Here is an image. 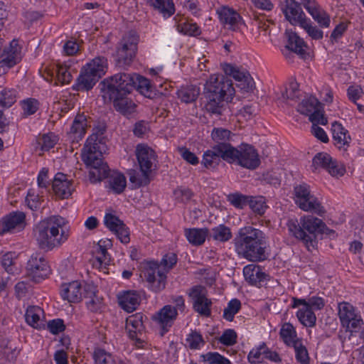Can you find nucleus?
Listing matches in <instances>:
<instances>
[{
    "label": "nucleus",
    "instance_id": "nucleus-1",
    "mask_svg": "<svg viewBox=\"0 0 364 364\" xmlns=\"http://www.w3.org/2000/svg\"><path fill=\"white\" fill-rule=\"evenodd\" d=\"M237 68L225 64L223 70L226 75H213L210 77L204 86L203 96L207 112L220 115L222 114L224 102H230L235 95L232 80Z\"/></svg>",
    "mask_w": 364,
    "mask_h": 364
},
{
    "label": "nucleus",
    "instance_id": "nucleus-2",
    "mask_svg": "<svg viewBox=\"0 0 364 364\" xmlns=\"http://www.w3.org/2000/svg\"><path fill=\"white\" fill-rule=\"evenodd\" d=\"M105 132V127L96 128L95 132L87 138L82 153V160L90 168V181L93 183L101 181L108 171V166L102 159L107 149Z\"/></svg>",
    "mask_w": 364,
    "mask_h": 364
},
{
    "label": "nucleus",
    "instance_id": "nucleus-3",
    "mask_svg": "<svg viewBox=\"0 0 364 364\" xmlns=\"http://www.w3.org/2000/svg\"><path fill=\"white\" fill-rule=\"evenodd\" d=\"M234 244L237 253L250 262H262L267 257V239L259 229L252 226L241 228L234 238Z\"/></svg>",
    "mask_w": 364,
    "mask_h": 364
},
{
    "label": "nucleus",
    "instance_id": "nucleus-4",
    "mask_svg": "<svg viewBox=\"0 0 364 364\" xmlns=\"http://www.w3.org/2000/svg\"><path fill=\"white\" fill-rule=\"evenodd\" d=\"M287 225L289 234L301 241L308 250L316 246L318 234L329 235L333 232L321 219L312 215L301 217L299 220L289 219Z\"/></svg>",
    "mask_w": 364,
    "mask_h": 364
},
{
    "label": "nucleus",
    "instance_id": "nucleus-5",
    "mask_svg": "<svg viewBox=\"0 0 364 364\" xmlns=\"http://www.w3.org/2000/svg\"><path fill=\"white\" fill-rule=\"evenodd\" d=\"M65 223L63 218L53 216L36 226L35 235L41 249L50 250L67 241L69 232L63 228Z\"/></svg>",
    "mask_w": 364,
    "mask_h": 364
},
{
    "label": "nucleus",
    "instance_id": "nucleus-6",
    "mask_svg": "<svg viewBox=\"0 0 364 364\" xmlns=\"http://www.w3.org/2000/svg\"><path fill=\"white\" fill-rule=\"evenodd\" d=\"M134 73H119L102 81L99 85L104 98L128 95L134 89Z\"/></svg>",
    "mask_w": 364,
    "mask_h": 364
},
{
    "label": "nucleus",
    "instance_id": "nucleus-7",
    "mask_svg": "<svg viewBox=\"0 0 364 364\" xmlns=\"http://www.w3.org/2000/svg\"><path fill=\"white\" fill-rule=\"evenodd\" d=\"M139 41V36L133 31L123 36L117 47L115 55L117 66L124 68L132 63L136 56Z\"/></svg>",
    "mask_w": 364,
    "mask_h": 364
},
{
    "label": "nucleus",
    "instance_id": "nucleus-8",
    "mask_svg": "<svg viewBox=\"0 0 364 364\" xmlns=\"http://www.w3.org/2000/svg\"><path fill=\"white\" fill-rule=\"evenodd\" d=\"M294 201L304 211L313 212L321 216L326 210L319 200L311 194L309 186L306 183L297 185L294 189Z\"/></svg>",
    "mask_w": 364,
    "mask_h": 364
},
{
    "label": "nucleus",
    "instance_id": "nucleus-9",
    "mask_svg": "<svg viewBox=\"0 0 364 364\" xmlns=\"http://www.w3.org/2000/svg\"><path fill=\"white\" fill-rule=\"evenodd\" d=\"M26 276L31 281L38 283L50 274L48 262L43 255L36 253L31 255L26 267Z\"/></svg>",
    "mask_w": 364,
    "mask_h": 364
},
{
    "label": "nucleus",
    "instance_id": "nucleus-10",
    "mask_svg": "<svg viewBox=\"0 0 364 364\" xmlns=\"http://www.w3.org/2000/svg\"><path fill=\"white\" fill-rule=\"evenodd\" d=\"M237 153H234L230 163L237 164L244 168L254 170L260 164V159L257 150L251 145L242 144L239 149L235 148Z\"/></svg>",
    "mask_w": 364,
    "mask_h": 364
},
{
    "label": "nucleus",
    "instance_id": "nucleus-11",
    "mask_svg": "<svg viewBox=\"0 0 364 364\" xmlns=\"http://www.w3.org/2000/svg\"><path fill=\"white\" fill-rule=\"evenodd\" d=\"M313 171L316 172L319 168L326 170L332 176L340 177L344 175L346 168L344 166L327 153L320 152L313 158Z\"/></svg>",
    "mask_w": 364,
    "mask_h": 364
},
{
    "label": "nucleus",
    "instance_id": "nucleus-12",
    "mask_svg": "<svg viewBox=\"0 0 364 364\" xmlns=\"http://www.w3.org/2000/svg\"><path fill=\"white\" fill-rule=\"evenodd\" d=\"M144 278L149 283V287L155 292L163 290L166 287V275L156 262H150L143 271Z\"/></svg>",
    "mask_w": 364,
    "mask_h": 364
},
{
    "label": "nucleus",
    "instance_id": "nucleus-13",
    "mask_svg": "<svg viewBox=\"0 0 364 364\" xmlns=\"http://www.w3.org/2000/svg\"><path fill=\"white\" fill-rule=\"evenodd\" d=\"M225 147L220 145H214L212 149L207 150L203 156L202 164L206 168H215L221 161V159L230 163L232 152L230 150L223 149Z\"/></svg>",
    "mask_w": 364,
    "mask_h": 364
},
{
    "label": "nucleus",
    "instance_id": "nucleus-14",
    "mask_svg": "<svg viewBox=\"0 0 364 364\" xmlns=\"http://www.w3.org/2000/svg\"><path fill=\"white\" fill-rule=\"evenodd\" d=\"M26 215L23 212H13L0 220V235L14 233L22 230L26 225Z\"/></svg>",
    "mask_w": 364,
    "mask_h": 364
},
{
    "label": "nucleus",
    "instance_id": "nucleus-15",
    "mask_svg": "<svg viewBox=\"0 0 364 364\" xmlns=\"http://www.w3.org/2000/svg\"><path fill=\"white\" fill-rule=\"evenodd\" d=\"M282 11L286 19L291 24L300 26L306 21V15L302 11L301 4L295 0H284Z\"/></svg>",
    "mask_w": 364,
    "mask_h": 364
},
{
    "label": "nucleus",
    "instance_id": "nucleus-16",
    "mask_svg": "<svg viewBox=\"0 0 364 364\" xmlns=\"http://www.w3.org/2000/svg\"><path fill=\"white\" fill-rule=\"evenodd\" d=\"M104 223L110 231L116 235L122 243L127 244L129 242L128 228L118 217L111 213H107L105 216Z\"/></svg>",
    "mask_w": 364,
    "mask_h": 364
},
{
    "label": "nucleus",
    "instance_id": "nucleus-17",
    "mask_svg": "<svg viewBox=\"0 0 364 364\" xmlns=\"http://www.w3.org/2000/svg\"><path fill=\"white\" fill-rule=\"evenodd\" d=\"M178 315L176 308L171 305L164 306L154 316L158 323L160 325L161 329L159 334L164 336L168 331L170 327L173 325Z\"/></svg>",
    "mask_w": 364,
    "mask_h": 364
},
{
    "label": "nucleus",
    "instance_id": "nucleus-18",
    "mask_svg": "<svg viewBox=\"0 0 364 364\" xmlns=\"http://www.w3.org/2000/svg\"><path fill=\"white\" fill-rule=\"evenodd\" d=\"M300 1L320 26L325 28L329 26L331 21L329 16L321 9L315 0H300Z\"/></svg>",
    "mask_w": 364,
    "mask_h": 364
},
{
    "label": "nucleus",
    "instance_id": "nucleus-19",
    "mask_svg": "<svg viewBox=\"0 0 364 364\" xmlns=\"http://www.w3.org/2000/svg\"><path fill=\"white\" fill-rule=\"evenodd\" d=\"M201 291L202 287L200 286L194 287L192 289L190 295L193 299V309L201 316H209L211 313L210 306L212 302Z\"/></svg>",
    "mask_w": 364,
    "mask_h": 364
},
{
    "label": "nucleus",
    "instance_id": "nucleus-20",
    "mask_svg": "<svg viewBox=\"0 0 364 364\" xmlns=\"http://www.w3.org/2000/svg\"><path fill=\"white\" fill-rule=\"evenodd\" d=\"M136 155L140 170L151 173L153 163L156 161L154 151L146 145L139 144L136 149Z\"/></svg>",
    "mask_w": 364,
    "mask_h": 364
},
{
    "label": "nucleus",
    "instance_id": "nucleus-21",
    "mask_svg": "<svg viewBox=\"0 0 364 364\" xmlns=\"http://www.w3.org/2000/svg\"><path fill=\"white\" fill-rule=\"evenodd\" d=\"M52 188L55 194L60 198H68L73 191L72 181L68 180L66 175L63 173L55 174L52 182Z\"/></svg>",
    "mask_w": 364,
    "mask_h": 364
},
{
    "label": "nucleus",
    "instance_id": "nucleus-22",
    "mask_svg": "<svg viewBox=\"0 0 364 364\" xmlns=\"http://www.w3.org/2000/svg\"><path fill=\"white\" fill-rule=\"evenodd\" d=\"M143 314L138 313L129 316L126 319V330L129 334V337L132 340H136L139 343L141 342V339L138 337L141 335L144 329L143 324Z\"/></svg>",
    "mask_w": 364,
    "mask_h": 364
},
{
    "label": "nucleus",
    "instance_id": "nucleus-23",
    "mask_svg": "<svg viewBox=\"0 0 364 364\" xmlns=\"http://www.w3.org/2000/svg\"><path fill=\"white\" fill-rule=\"evenodd\" d=\"M287 38L286 48L299 55L301 58H304L306 55L307 45L304 41L296 33L287 30L285 32Z\"/></svg>",
    "mask_w": 364,
    "mask_h": 364
},
{
    "label": "nucleus",
    "instance_id": "nucleus-24",
    "mask_svg": "<svg viewBox=\"0 0 364 364\" xmlns=\"http://www.w3.org/2000/svg\"><path fill=\"white\" fill-rule=\"evenodd\" d=\"M245 280L250 284L261 287L262 282L267 279L268 274L263 272L258 265L252 264L245 266L243 269Z\"/></svg>",
    "mask_w": 364,
    "mask_h": 364
},
{
    "label": "nucleus",
    "instance_id": "nucleus-25",
    "mask_svg": "<svg viewBox=\"0 0 364 364\" xmlns=\"http://www.w3.org/2000/svg\"><path fill=\"white\" fill-rule=\"evenodd\" d=\"M217 14L220 22L225 26H228L229 29L235 31L238 28L241 17L234 9L223 6L217 10Z\"/></svg>",
    "mask_w": 364,
    "mask_h": 364
},
{
    "label": "nucleus",
    "instance_id": "nucleus-26",
    "mask_svg": "<svg viewBox=\"0 0 364 364\" xmlns=\"http://www.w3.org/2000/svg\"><path fill=\"white\" fill-rule=\"evenodd\" d=\"M118 301L122 309L130 313L137 309L141 296L137 291L129 290L118 296Z\"/></svg>",
    "mask_w": 364,
    "mask_h": 364
},
{
    "label": "nucleus",
    "instance_id": "nucleus-27",
    "mask_svg": "<svg viewBox=\"0 0 364 364\" xmlns=\"http://www.w3.org/2000/svg\"><path fill=\"white\" fill-rule=\"evenodd\" d=\"M61 296L70 303L80 301L82 298V284L77 281L63 284L61 287Z\"/></svg>",
    "mask_w": 364,
    "mask_h": 364
},
{
    "label": "nucleus",
    "instance_id": "nucleus-28",
    "mask_svg": "<svg viewBox=\"0 0 364 364\" xmlns=\"http://www.w3.org/2000/svg\"><path fill=\"white\" fill-rule=\"evenodd\" d=\"M112 102L114 109L124 116H128L135 112L136 105L127 95L107 96Z\"/></svg>",
    "mask_w": 364,
    "mask_h": 364
},
{
    "label": "nucleus",
    "instance_id": "nucleus-29",
    "mask_svg": "<svg viewBox=\"0 0 364 364\" xmlns=\"http://www.w3.org/2000/svg\"><path fill=\"white\" fill-rule=\"evenodd\" d=\"M99 79L97 76L90 73L84 68L77 78L76 83L73 85V89L76 91H89L98 82Z\"/></svg>",
    "mask_w": 364,
    "mask_h": 364
},
{
    "label": "nucleus",
    "instance_id": "nucleus-30",
    "mask_svg": "<svg viewBox=\"0 0 364 364\" xmlns=\"http://www.w3.org/2000/svg\"><path fill=\"white\" fill-rule=\"evenodd\" d=\"M134 89L139 91L144 97L154 99L158 95V92L150 82L149 80L134 73Z\"/></svg>",
    "mask_w": 364,
    "mask_h": 364
},
{
    "label": "nucleus",
    "instance_id": "nucleus-31",
    "mask_svg": "<svg viewBox=\"0 0 364 364\" xmlns=\"http://www.w3.org/2000/svg\"><path fill=\"white\" fill-rule=\"evenodd\" d=\"M86 119L82 115H77L73 122L68 138L73 144H77L85 134Z\"/></svg>",
    "mask_w": 364,
    "mask_h": 364
},
{
    "label": "nucleus",
    "instance_id": "nucleus-32",
    "mask_svg": "<svg viewBox=\"0 0 364 364\" xmlns=\"http://www.w3.org/2000/svg\"><path fill=\"white\" fill-rule=\"evenodd\" d=\"M231 132L228 129L220 127V128H214L211 132V137L213 141L215 143V145L223 146L225 148L224 149L230 150L232 152V155L234 153H237L235 150V147H233L230 143H228L230 138Z\"/></svg>",
    "mask_w": 364,
    "mask_h": 364
},
{
    "label": "nucleus",
    "instance_id": "nucleus-33",
    "mask_svg": "<svg viewBox=\"0 0 364 364\" xmlns=\"http://www.w3.org/2000/svg\"><path fill=\"white\" fill-rule=\"evenodd\" d=\"M105 178L109 179V187L117 194L122 193L127 186L125 176L122 173L118 172H112L111 173L109 168L107 176L102 178L101 181Z\"/></svg>",
    "mask_w": 364,
    "mask_h": 364
},
{
    "label": "nucleus",
    "instance_id": "nucleus-34",
    "mask_svg": "<svg viewBox=\"0 0 364 364\" xmlns=\"http://www.w3.org/2000/svg\"><path fill=\"white\" fill-rule=\"evenodd\" d=\"M146 4L152 6L164 18H168L175 13L173 0H145Z\"/></svg>",
    "mask_w": 364,
    "mask_h": 364
},
{
    "label": "nucleus",
    "instance_id": "nucleus-35",
    "mask_svg": "<svg viewBox=\"0 0 364 364\" xmlns=\"http://www.w3.org/2000/svg\"><path fill=\"white\" fill-rule=\"evenodd\" d=\"M85 68L87 69L90 73L101 78L107 72V60L102 56L96 57L90 63H87Z\"/></svg>",
    "mask_w": 364,
    "mask_h": 364
},
{
    "label": "nucleus",
    "instance_id": "nucleus-36",
    "mask_svg": "<svg viewBox=\"0 0 364 364\" xmlns=\"http://www.w3.org/2000/svg\"><path fill=\"white\" fill-rule=\"evenodd\" d=\"M199 95L200 88L194 85L183 86L177 91L178 97L185 103L195 102Z\"/></svg>",
    "mask_w": 364,
    "mask_h": 364
},
{
    "label": "nucleus",
    "instance_id": "nucleus-37",
    "mask_svg": "<svg viewBox=\"0 0 364 364\" xmlns=\"http://www.w3.org/2000/svg\"><path fill=\"white\" fill-rule=\"evenodd\" d=\"M208 234L207 228H191L185 230V235L190 243L193 245H202Z\"/></svg>",
    "mask_w": 364,
    "mask_h": 364
},
{
    "label": "nucleus",
    "instance_id": "nucleus-38",
    "mask_svg": "<svg viewBox=\"0 0 364 364\" xmlns=\"http://www.w3.org/2000/svg\"><path fill=\"white\" fill-rule=\"evenodd\" d=\"M128 174L129 176V181L134 188L146 186L151 181L150 173L144 170H140V172H139L136 170L130 169Z\"/></svg>",
    "mask_w": 364,
    "mask_h": 364
},
{
    "label": "nucleus",
    "instance_id": "nucleus-39",
    "mask_svg": "<svg viewBox=\"0 0 364 364\" xmlns=\"http://www.w3.org/2000/svg\"><path fill=\"white\" fill-rule=\"evenodd\" d=\"M321 108L320 102L313 96H310L304 99L301 103L298 105L297 110L302 114L310 115Z\"/></svg>",
    "mask_w": 364,
    "mask_h": 364
},
{
    "label": "nucleus",
    "instance_id": "nucleus-40",
    "mask_svg": "<svg viewBox=\"0 0 364 364\" xmlns=\"http://www.w3.org/2000/svg\"><path fill=\"white\" fill-rule=\"evenodd\" d=\"M279 335L283 341L289 346L301 341L297 338L296 330L290 323H285L282 325Z\"/></svg>",
    "mask_w": 364,
    "mask_h": 364
},
{
    "label": "nucleus",
    "instance_id": "nucleus-41",
    "mask_svg": "<svg viewBox=\"0 0 364 364\" xmlns=\"http://www.w3.org/2000/svg\"><path fill=\"white\" fill-rule=\"evenodd\" d=\"M333 138L338 145L344 146L348 144L350 137L348 135V131L341 125V124L334 122L332 124Z\"/></svg>",
    "mask_w": 364,
    "mask_h": 364
},
{
    "label": "nucleus",
    "instance_id": "nucleus-42",
    "mask_svg": "<svg viewBox=\"0 0 364 364\" xmlns=\"http://www.w3.org/2000/svg\"><path fill=\"white\" fill-rule=\"evenodd\" d=\"M338 315L343 326H348L350 320L356 316L353 306L346 302L339 304Z\"/></svg>",
    "mask_w": 364,
    "mask_h": 364
},
{
    "label": "nucleus",
    "instance_id": "nucleus-43",
    "mask_svg": "<svg viewBox=\"0 0 364 364\" xmlns=\"http://www.w3.org/2000/svg\"><path fill=\"white\" fill-rule=\"evenodd\" d=\"M299 321L305 326L313 327L316 324V316L313 310L307 307L299 309L296 313Z\"/></svg>",
    "mask_w": 364,
    "mask_h": 364
},
{
    "label": "nucleus",
    "instance_id": "nucleus-44",
    "mask_svg": "<svg viewBox=\"0 0 364 364\" xmlns=\"http://www.w3.org/2000/svg\"><path fill=\"white\" fill-rule=\"evenodd\" d=\"M210 236L215 240L224 242L232 237V232L228 227L222 224L212 228L210 231Z\"/></svg>",
    "mask_w": 364,
    "mask_h": 364
},
{
    "label": "nucleus",
    "instance_id": "nucleus-45",
    "mask_svg": "<svg viewBox=\"0 0 364 364\" xmlns=\"http://www.w3.org/2000/svg\"><path fill=\"white\" fill-rule=\"evenodd\" d=\"M248 205L251 210L259 215H262L267 208L265 198L262 196H250Z\"/></svg>",
    "mask_w": 364,
    "mask_h": 364
},
{
    "label": "nucleus",
    "instance_id": "nucleus-46",
    "mask_svg": "<svg viewBox=\"0 0 364 364\" xmlns=\"http://www.w3.org/2000/svg\"><path fill=\"white\" fill-rule=\"evenodd\" d=\"M42 309L38 306H30L27 309L25 317L26 321L30 326L37 328L39 326L40 315Z\"/></svg>",
    "mask_w": 364,
    "mask_h": 364
},
{
    "label": "nucleus",
    "instance_id": "nucleus-47",
    "mask_svg": "<svg viewBox=\"0 0 364 364\" xmlns=\"http://www.w3.org/2000/svg\"><path fill=\"white\" fill-rule=\"evenodd\" d=\"M17 92L14 89H4L0 92V105L10 107L16 100Z\"/></svg>",
    "mask_w": 364,
    "mask_h": 364
},
{
    "label": "nucleus",
    "instance_id": "nucleus-48",
    "mask_svg": "<svg viewBox=\"0 0 364 364\" xmlns=\"http://www.w3.org/2000/svg\"><path fill=\"white\" fill-rule=\"evenodd\" d=\"M241 302L237 299H231L223 311V318L228 321H232L235 315L240 311Z\"/></svg>",
    "mask_w": 364,
    "mask_h": 364
},
{
    "label": "nucleus",
    "instance_id": "nucleus-49",
    "mask_svg": "<svg viewBox=\"0 0 364 364\" xmlns=\"http://www.w3.org/2000/svg\"><path fill=\"white\" fill-rule=\"evenodd\" d=\"M56 75L58 80L62 84H68L73 77L70 68L60 63L56 65Z\"/></svg>",
    "mask_w": 364,
    "mask_h": 364
},
{
    "label": "nucleus",
    "instance_id": "nucleus-50",
    "mask_svg": "<svg viewBox=\"0 0 364 364\" xmlns=\"http://www.w3.org/2000/svg\"><path fill=\"white\" fill-rule=\"evenodd\" d=\"M94 359L96 364H117V360L110 353L102 349L95 351Z\"/></svg>",
    "mask_w": 364,
    "mask_h": 364
},
{
    "label": "nucleus",
    "instance_id": "nucleus-51",
    "mask_svg": "<svg viewBox=\"0 0 364 364\" xmlns=\"http://www.w3.org/2000/svg\"><path fill=\"white\" fill-rule=\"evenodd\" d=\"M179 32L190 36H197L200 35V30L196 23L185 21L178 25Z\"/></svg>",
    "mask_w": 364,
    "mask_h": 364
},
{
    "label": "nucleus",
    "instance_id": "nucleus-52",
    "mask_svg": "<svg viewBox=\"0 0 364 364\" xmlns=\"http://www.w3.org/2000/svg\"><path fill=\"white\" fill-rule=\"evenodd\" d=\"M292 346L294 348L297 361L301 364H309V354L306 347L301 343V341L296 342Z\"/></svg>",
    "mask_w": 364,
    "mask_h": 364
},
{
    "label": "nucleus",
    "instance_id": "nucleus-53",
    "mask_svg": "<svg viewBox=\"0 0 364 364\" xmlns=\"http://www.w3.org/2000/svg\"><path fill=\"white\" fill-rule=\"evenodd\" d=\"M250 196H245L238 193L230 194L228 196V201L235 208L242 209L248 205Z\"/></svg>",
    "mask_w": 364,
    "mask_h": 364
},
{
    "label": "nucleus",
    "instance_id": "nucleus-54",
    "mask_svg": "<svg viewBox=\"0 0 364 364\" xmlns=\"http://www.w3.org/2000/svg\"><path fill=\"white\" fill-rule=\"evenodd\" d=\"M57 136L52 134H43L38 139V144L41 146V150L48 151L53 148L57 142Z\"/></svg>",
    "mask_w": 364,
    "mask_h": 364
},
{
    "label": "nucleus",
    "instance_id": "nucleus-55",
    "mask_svg": "<svg viewBox=\"0 0 364 364\" xmlns=\"http://www.w3.org/2000/svg\"><path fill=\"white\" fill-rule=\"evenodd\" d=\"M204 361L210 364H232L231 362L219 353L208 352L203 355Z\"/></svg>",
    "mask_w": 364,
    "mask_h": 364
},
{
    "label": "nucleus",
    "instance_id": "nucleus-56",
    "mask_svg": "<svg viewBox=\"0 0 364 364\" xmlns=\"http://www.w3.org/2000/svg\"><path fill=\"white\" fill-rule=\"evenodd\" d=\"M102 240L99 242L98 247V254H100V256H97L96 257V263L95 265H99V267H102L103 264L106 265L109 261V258H107L108 253L107 251V247L109 245H112V242L110 240H107V243L105 245H101Z\"/></svg>",
    "mask_w": 364,
    "mask_h": 364
},
{
    "label": "nucleus",
    "instance_id": "nucleus-57",
    "mask_svg": "<svg viewBox=\"0 0 364 364\" xmlns=\"http://www.w3.org/2000/svg\"><path fill=\"white\" fill-rule=\"evenodd\" d=\"M219 341L227 346H232L237 343V333L232 329H227L219 338Z\"/></svg>",
    "mask_w": 364,
    "mask_h": 364
},
{
    "label": "nucleus",
    "instance_id": "nucleus-58",
    "mask_svg": "<svg viewBox=\"0 0 364 364\" xmlns=\"http://www.w3.org/2000/svg\"><path fill=\"white\" fill-rule=\"evenodd\" d=\"M21 105L26 115L33 114L38 109V102L33 98H28L23 100Z\"/></svg>",
    "mask_w": 364,
    "mask_h": 364
},
{
    "label": "nucleus",
    "instance_id": "nucleus-59",
    "mask_svg": "<svg viewBox=\"0 0 364 364\" xmlns=\"http://www.w3.org/2000/svg\"><path fill=\"white\" fill-rule=\"evenodd\" d=\"M309 36L315 40L321 39L323 38V31L318 29L316 26H313L306 21L301 26Z\"/></svg>",
    "mask_w": 364,
    "mask_h": 364
},
{
    "label": "nucleus",
    "instance_id": "nucleus-60",
    "mask_svg": "<svg viewBox=\"0 0 364 364\" xmlns=\"http://www.w3.org/2000/svg\"><path fill=\"white\" fill-rule=\"evenodd\" d=\"M186 341L191 349H198L199 348L200 345L204 343L202 336L196 331L191 333L188 335Z\"/></svg>",
    "mask_w": 364,
    "mask_h": 364
},
{
    "label": "nucleus",
    "instance_id": "nucleus-61",
    "mask_svg": "<svg viewBox=\"0 0 364 364\" xmlns=\"http://www.w3.org/2000/svg\"><path fill=\"white\" fill-rule=\"evenodd\" d=\"M266 349V344L264 343L259 345L255 349H252L248 354L247 359L252 364H258L259 363V358L263 354L264 350Z\"/></svg>",
    "mask_w": 364,
    "mask_h": 364
},
{
    "label": "nucleus",
    "instance_id": "nucleus-62",
    "mask_svg": "<svg viewBox=\"0 0 364 364\" xmlns=\"http://www.w3.org/2000/svg\"><path fill=\"white\" fill-rule=\"evenodd\" d=\"M299 85L296 82L289 83V88L286 89L282 93V96L284 99L296 100L298 98Z\"/></svg>",
    "mask_w": 364,
    "mask_h": 364
},
{
    "label": "nucleus",
    "instance_id": "nucleus-63",
    "mask_svg": "<svg viewBox=\"0 0 364 364\" xmlns=\"http://www.w3.org/2000/svg\"><path fill=\"white\" fill-rule=\"evenodd\" d=\"M237 86L245 92L252 91L255 87V82L250 74H246V77L240 81Z\"/></svg>",
    "mask_w": 364,
    "mask_h": 364
},
{
    "label": "nucleus",
    "instance_id": "nucleus-64",
    "mask_svg": "<svg viewBox=\"0 0 364 364\" xmlns=\"http://www.w3.org/2000/svg\"><path fill=\"white\" fill-rule=\"evenodd\" d=\"M179 153L181 157L188 163L192 165H196L198 164V158L196 154L191 152L189 149L186 147H181L179 149Z\"/></svg>",
    "mask_w": 364,
    "mask_h": 364
}]
</instances>
